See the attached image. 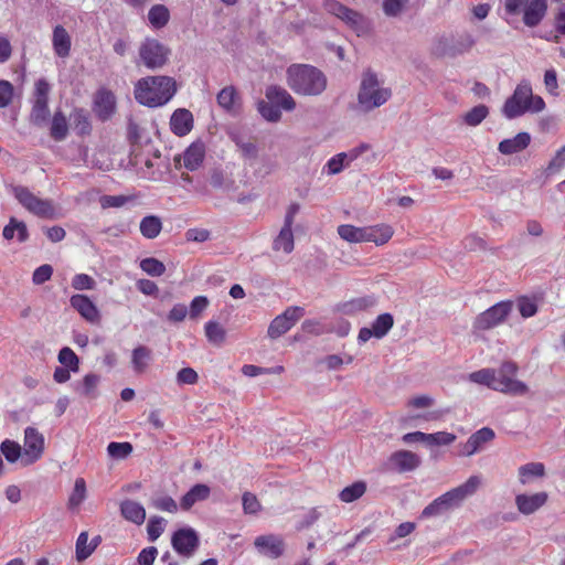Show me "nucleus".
<instances>
[{"instance_id":"nucleus-33","label":"nucleus","mask_w":565,"mask_h":565,"mask_svg":"<svg viewBox=\"0 0 565 565\" xmlns=\"http://www.w3.org/2000/svg\"><path fill=\"white\" fill-rule=\"evenodd\" d=\"M152 360V352L145 345H139L132 350L131 364L132 369L137 373L146 371Z\"/></svg>"},{"instance_id":"nucleus-5","label":"nucleus","mask_w":565,"mask_h":565,"mask_svg":"<svg viewBox=\"0 0 565 565\" xmlns=\"http://www.w3.org/2000/svg\"><path fill=\"white\" fill-rule=\"evenodd\" d=\"M391 95L392 92L390 88L379 86L375 73L370 70L364 72L358 94V100L365 110H371L382 106L390 99Z\"/></svg>"},{"instance_id":"nucleus-61","label":"nucleus","mask_w":565,"mask_h":565,"mask_svg":"<svg viewBox=\"0 0 565 565\" xmlns=\"http://www.w3.org/2000/svg\"><path fill=\"white\" fill-rule=\"evenodd\" d=\"M178 384L194 385L198 382V373L192 367H184L178 372Z\"/></svg>"},{"instance_id":"nucleus-59","label":"nucleus","mask_w":565,"mask_h":565,"mask_svg":"<svg viewBox=\"0 0 565 565\" xmlns=\"http://www.w3.org/2000/svg\"><path fill=\"white\" fill-rule=\"evenodd\" d=\"M565 166V145L557 150L555 156L550 161L546 172L547 174H553L557 171H559Z\"/></svg>"},{"instance_id":"nucleus-8","label":"nucleus","mask_w":565,"mask_h":565,"mask_svg":"<svg viewBox=\"0 0 565 565\" xmlns=\"http://www.w3.org/2000/svg\"><path fill=\"white\" fill-rule=\"evenodd\" d=\"M51 85L45 78H39L34 84L33 104L30 114L31 121L35 125H41L47 120L49 109V95Z\"/></svg>"},{"instance_id":"nucleus-56","label":"nucleus","mask_w":565,"mask_h":565,"mask_svg":"<svg viewBox=\"0 0 565 565\" xmlns=\"http://www.w3.org/2000/svg\"><path fill=\"white\" fill-rule=\"evenodd\" d=\"M14 95L13 85L6 79H0V108H4L11 104Z\"/></svg>"},{"instance_id":"nucleus-49","label":"nucleus","mask_w":565,"mask_h":565,"mask_svg":"<svg viewBox=\"0 0 565 565\" xmlns=\"http://www.w3.org/2000/svg\"><path fill=\"white\" fill-rule=\"evenodd\" d=\"M107 452L111 458L125 459L132 452V445L130 443H110L107 447Z\"/></svg>"},{"instance_id":"nucleus-13","label":"nucleus","mask_w":565,"mask_h":565,"mask_svg":"<svg viewBox=\"0 0 565 565\" xmlns=\"http://www.w3.org/2000/svg\"><path fill=\"white\" fill-rule=\"evenodd\" d=\"M171 543L175 552L189 557L199 546V536L191 527L180 529L173 533Z\"/></svg>"},{"instance_id":"nucleus-50","label":"nucleus","mask_w":565,"mask_h":565,"mask_svg":"<svg viewBox=\"0 0 565 565\" xmlns=\"http://www.w3.org/2000/svg\"><path fill=\"white\" fill-rule=\"evenodd\" d=\"M164 531V519L161 516H151L147 524L148 540L154 542Z\"/></svg>"},{"instance_id":"nucleus-30","label":"nucleus","mask_w":565,"mask_h":565,"mask_svg":"<svg viewBox=\"0 0 565 565\" xmlns=\"http://www.w3.org/2000/svg\"><path fill=\"white\" fill-rule=\"evenodd\" d=\"M205 157V147L202 142L191 143L183 153V163L188 170H196Z\"/></svg>"},{"instance_id":"nucleus-35","label":"nucleus","mask_w":565,"mask_h":565,"mask_svg":"<svg viewBox=\"0 0 565 565\" xmlns=\"http://www.w3.org/2000/svg\"><path fill=\"white\" fill-rule=\"evenodd\" d=\"M148 20L154 29H162L170 20L169 9L164 4H154L148 12Z\"/></svg>"},{"instance_id":"nucleus-63","label":"nucleus","mask_w":565,"mask_h":565,"mask_svg":"<svg viewBox=\"0 0 565 565\" xmlns=\"http://www.w3.org/2000/svg\"><path fill=\"white\" fill-rule=\"evenodd\" d=\"M518 305H519L520 313L524 318L533 317L537 311L536 303L529 298H525V297L520 298Z\"/></svg>"},{"instance_id":"nucleus-9","label":"nucleus","mask_w":565,"mask_h":565,"mask_svg":"<svg viewBox=\"0 0 565 565\" xmlns=\"http://www.w3.org/2000/svg\"><path fill=\"white\" fill-rule=\"evenodd\" d=\"M169 54L170 50L156 39H146L139 47L140 58L148 68L163 66Z\"/></svg>"},{"instance_id":"nucleus-55","label":"nucleus","mask_w":565,"mask_h":565,"mask_svg":"<svg viewBox=\"0 0 565 565\" xmlns=\"http://www.w3.org/2000/svg\"><path fill=\"white\" fill-rule=\"evenodd\" d=\"M132 199L134 196L126 195H103L99 202L103 209L121 207Z\"/></svg>"},{"instance_id":"nucleus-44","label":"nucleus","mask_w":565,"mask_h":565,"mask_svg":"<svg viewBox=\"0 0 565 565\" xmlns=\"http://www.w3.org/2000/svg\"><path fill=\"white\" fill-rule=\"evenodd\" d=\"M488 114L489 109L486 105H477L465 114L463 120L468 126H478L486 119Z\"/></svg>"},{"instance_id":"nucleus-36","label":"nucleus","mask_w":565,"mask_h":565,"mask_svg":"<svg viewBox=\"0 0 565 565\" xmlns=\"http://www.w3.org/2000/svg\"><path fill=\"white\" fill-rule=\"evenodd\" d=\"M216 99L220 107L226 111H233L239 102V96L234 86H226L221 89Z\"/></svg>"},{"instance_id":"nucleus-52","label":"nucleus","mask_w":565,"mask_h":565,"mask_svg":"<svg viewBox=\"0 0 565 565\" xmlns=\"http://www.w3.org/2000/svg\"><path fill=\"white\" fill-rule=\"evenodd\" d=\"M87 532H82L76 541V558L77 561H84L94 552V546H89Z\"/></svg>"},{"instance_id":"nucleus-6","label":"nucleus","mask_w":565,"mask_h":565,"mask_svg":"<svg viewBox=\"0 0 565 565\" xmlns=\"http://www.w3.org/2000/svg\"><path fill=\"white\" fill-rule=\"evenodd\" d=\"M12 193L30 213L43 218L54 217L55 212L51 201L38 198L28 188L22 185L13 186Z\"/></svg>"},{"instance_id":"nucleus-32","label":"nucleus","mask_w":565,"mask_h":565,"mask_svg":"<svg viewBox=\"0 0 565 565\" xmlns=\"http://www.w3.org/2000/svg\"><path fill=\"white\" fill-rule=\"evenodd\" d=\"M68 135V122L66 116L61 111L56 110L53 115L50 136L55 141L64 140Z\"/></svg>"},{"instance_id":"nucleus-47","label":"nucleus","mask_w":565,"mask_h":565,"mask_svg":"<svg viewBox=\"0 0 565 565\" xmlns=\"http://www.w3.org/2000/svg\"><path fill=\"white\" fill-rule=\"evenodd\" d=\"M1 454L9 462H15L21 457V446L10 439H6L0 445Z\"/></svg>"},{"instance_id":"nucleus-15","label":"nucleus","mask_w":565,"mask_h":565,"mask_svg":"<svg viewBox=\"0 0 565 565\" xmlns=\"http://www.w3.org/2000/svg\"><path fill=\"white\" fill-rule=\"evenodd\" d=\"M387 463L390 469L404 473L416 470L420 466L422 460L420 457L413 451L397 450L391 454Z\"/></svg>"},{"instance_id":"nucleus-64","label":"nucleus","mask_w":565,"mask_h":565,"mask_svg":"<svg viewBox=\"0 0 565 565\" xmlns=\"http://www.w3.org/2000/svg\"><path fill=\"white\" fill-rule=\"evenodd\" d=\"M158 555V550L154 546L143 548L138 555L139 565H152Z\"/></svg>"},{"instance_id":"nucleus-40","label":"nucleus","mask_w":565,"mask_h":565,"mask_svg":"<svg viewBox=\"0 0 565 565\" xmlns=\"http://www.w3.org/2000/svg\"><path fill=\"white\" fill-rule=\"evenodd\" d=\"M86 482L83 478H77L75 480L74 489L68 498V509L78 508L82 502L86 499Z\"/></svg>"},{"instance_id":"nucleus-46","label":"nucleus","mask_w":565,"mask_h":565,"mask_svg":"<svg viewBox=\"0 0 565 565\" xmlns=\"http://www.w3.org/2000/svg\"><path fill=\"white\" fill-rule=\"evenodd\" d=\"M469 379L478 385L490 386L497 380V371L493 369H482L470 373Z\"/></svg>"},{"instance_id":"nucleus-31","label":"nucleus","mask_w":565,"mask_h":565,"mask_svg":"<svg viewBox=\"0 0 565 565\" xmlns=\"http://www.w3.org/2000/svg\"><path fill=\"white\" fill-rule=\"evenodd\" d=\"M15 233L20 243H23L29 238L26 224L15 217H10L9 223L3 227L2 235L7 241H11Z\"/></svg>"},{"instance_id":"nucleus-48","label":"nucleus","mask_w":565,"mask_h":565,"mask_svg":"<svg viewBox=\"0 0 565 565\" xmlns=\"http://www.w3.org/2000/svg\"><path fill=\"white\" fill-rule=\"evenodd\" d=\"M257 108L259 114L268 121L276 122L281 118V110L269 100H260Z\"/></svg>"},{"instance_id":"nucleus-57","label":"nucleus","mask_w":565,"mask_h":565,"mask_svg":"<svg viewBox=\"0 0 565 565\" xmlns=\"http://www.w3.org/2000/svg\"><path fill=\"white\" fill-rule=\"evenodd\" d=\"M151 504L157 510L175 513L178 511V504L171 497H160L151 500Z\"/></svg>"},{"instance_id":"nucleus-41","label":"nucleus","mask_w":565,"mask_h":565,"mask_svg":"<svg viewBox=\"0 0 565 565\" xmlns=\"http://www.w3.org/2000/svg\"><path fill=\"white\" fill-rule=\"evenodd\" d=\"M275 250H282L289 254L294 249L292 230L281 228L273 245Z\"/></svg>"},{"instance_id":"nucleus-38","label":"nucleus","mask_w":565,"mask_h":565,"mask_svg":"<svg viewBox=\"0 0 565 565\" xmlns=\"http://www.w3.org/2000/svg\"><path fill=\"white\" fill-rule=\"evenodd\" d=\"M71 119L73 120L74 128L77 134L81 136L89 135L92 131V125L89 121L88 114L83 108H75L71 114Z\"/></svg>"},{"instance_id":"nucleus-45","label":"nucleus","mask_w":565,"mask_h":565,"mask_svg":"<svg viewBox=\"0 0 565 565\" xmlns=\"http://www.w3.org/2000/svg\"><path fill=\"white\" fill-rule=\"evenodd\" d=\"M140 268L152 277H159L162 276L166 271L164 264L153 257H147L140 262Z\"/></svg>"},{"instance_id":"nucleus-51","label":"nucleus","mask_w":565,"mask_h":565,"mask_svg":"<svg viewBox=\"0 0 565 565\" xmlns=\"http://www.w3.org/2000/svg\"><path fill=\"white\" fill-rule=\"evenodd\" d=\"M58 362L63 366L72 370L74 372L78 370V362H79L78 358L75 354V352L68 347L61 349V351L58 353Z\"/></svg>"},{"instance_id":"nucleus-24","label":"nucleus","mask_w":565,"mask_h":565,"mask_svg":"<svg viewBox=\"0 0 565 565\" xmlns=\"http://www.w3.org/2000/svg\"><path fill=\"white\" fill-rule=\"evenodd\" d=\"M393 234V227L387 224L365 226L363 227L362 242H373L375 245L381 246L386 244Z\"/></svg>"},{"instance_id":"nucleus-42","label":"nucleus","mask_w":565,"mask_h":565,"mask_svg":"<svg viewBox=\"0 0 565 565\" xmlns=\"http://www.w3.org/2000/svg\"><path fill=\"white\" fill-rule=\"evenodd\" d=\"M204 329L205 335L211 343L220 345L225 341V330L218 322L209 321L205 323Z\"/></svg>"},{"instance_id":"nucleus-17","label":"nucleus","mask_w":565,"mask_h":565,"mask_svg":"<svg viewBox=\"0 0 565 565\" xmlns=\"http://www.w3.org/2000/svg\"><path fill=\"white\" fill-rule=\"evenodd\" d=\"M254 546L259 554L274 559L280 557L285 551L284 540L275 534L257 536Z\"/></svg>"},{"instance_id":"nucleus-28","label":"nucleus","mask_w":565,"mask_h":565,"mask_svg":"<svg viewBox=\"0 0 565 565\" xmlns=\"http://www.w3.org/2000/svg\"><path fill=\"white\" fill-rule=\"evenodd\" d=\"M211 489L209 486L198 483L193 486L180 500L182 510H190L196 502L204 501L210 497Z\"/></svg>"},{"instance_id":"nucleus-43","label":"nucleus","mask_w":565,"mask_h":565,"mask_svg":"<svg viewBox=\"0 0 565 565\" xmlns=\"http://www.w3.org/2000/svg\"><path fill=\"white\" fill-rule=\"evenodd\" d=\"M339 236L350 243H362L363 227L342 224L338 227Z\"/></svg>"},{"instance_id":"nucleus-62","label":"nucleus","mask_w":565,"mask_h":565,"mask_svg":"<svg viewBox=\"0 0 565 565\" xmlns=\"http://www.w3.org/2000/svg\"><path fill=\"white\" fill-rule=\"evenodd\" d=\"M407 0H384L383 1V10L387 17H396L398 15Z\"/></svg>"},{"instance_id":"nucleus-1","label":"nucleus","mask_w":565,"mask_h":565,"mask_svg":"<svg viewBox=\"0 0 565 565\" xmlns=\"http://www.w3.org/2000/svg\"><path fill=\"white\" fill-rule=\"evenodd\" d=\"M287 85L298 95L317 96L327 88V77L309 64H291L286 71Z\"/></svg>"},{"instance_id":"nucleus-19","label":"nucleus","mask_w":565,"mask_h":565,"mask_svg":"<svg viewBox=\"0 0 565 565\" xmlns=\"http://www.w3.org/2000/svg\"><path fill=\"white\" fill-rule=\"evenodd\" d=\"M547 12V0H529L522 10L523 23L529 28L537 26Z\"/></svg>"},{"instance_id":"nucleus-29","label":"nucleus","mask_w":565,"mask_h":565,"mask_svg":"<svg viewBox=\"0 0 565 565\" xmlns=\"http://www.w3.org/2000/svg\"><path fill=\"white\" fill-rule=\"evenodd\" d=\"M120 513L124 519L137 525H141L146 520L145 508L139 502L132 500H124L120 503Z\"/></svg>"},{"instance_id":"nucleus-12","label":"nucleus","mask_w":565,"mask_h":565,"mask_svg":"<svg viewBox=\"0 0 565 565\" xmlns=\"http://www.w3.org/2000/svg\"><path fill=\"white\" fill-rule=\"evenodd\" d=\"M24 461L25 465L35 462L44 451V437L34 427L24 430Z\"/></svg>"},{"instance_id":"nucleus-21","label":"nucleus","mask_w":565,"mask_h":565,"mask_svg":"<svg viewBox=\"0 0 565 565\" xmlns=\"http://www.w3.org/2000/svg\"><path fill=\"white\" fill-rule=\"evenodd\" d=\"M193 128V115L185 108H178L170 118V129L178 136H186Z\"/></svg>"},{"instance_id":"nucleus-2","label":"nucleus","mask_w":565,"mask_h":565,"mask_svg":"<svg viewBox=\"0 0 565 565\" xmlns=\"http://www.w3.org/2000/svg\"><path fill=\"white\" fill-rule=\"evenodd\" d=\"M175 93L177 83L169 76H148L139 79L135 86V98L148 107L167 104Z\"/></svg>"},{"instance_id":"nucleus-14","label":"nucleus","mask_w":565,"mask_h":565,"mask_svg":"<svg viewBox=\"0 0 565 565\" xmlns=\"http://www.w3.org/2000/svg\"><path fill=\"white\" fill-rule=\"evenodd\" d=\"M93 111L100 121L110 119L116 111L115 95L106 88L97 90L93 102Z\"/></svg>"},{"instance_id":"nucleus-25","label":"nucleus","mask_w":565,"mask_h":565,"mask_svg":"<svg viewBox=\"0 0 565 565\" xmlns=\"http://www.w3.org/2000/svg\"><path fill=\"white\" fill-rule=\"evenodd\" d=\"M518 366L513 362H504L497 372V382L504 388H526V386L516 381Z\"/></svg>"},{"instance_id":"nucleus-20","label":"nucleus","mask_w":565,"mask_h":565,"mask_svg":"<svg viewBox=\"0 0 565 565\" xmlns=\"http://www.w3.org/2000/svg\"><path fill=\"white\" fill-rule=\"evenodd\" d=\"M546 492H537L533 494H518L515 497V505L520 513L530 515L536 512L547 502Z\"/></svg>"},{"instance_id":"nucleus-60","label":"nucleus","mask_w":565,"mask_h":565,"mask_svg":"<svg viewBox=\"0 0 565 565\" xmlns=\"http://www.w3.org/2000/svg\"><path fill=\"white\" fill-rule=\"evenodd\" d=\"M243 509L245 513L255 514L260 510V503L255 494L245 492L243 494Z\"/></svg>"},{"instance_id":"nucleus-54","label":"nucleus","mask_w":565,"mask_h":565,"mask_svg":"<svg viewBox=\"0 0 565 565\" xmlns=\"http://www.w3.org/2000/svg\"><path fill=\"white\" fill-rule=\"evenodd\" d=\"M96 286V282L93 277L87 274H76L72 278V287L75 290H92Z\"/></svg>"},{"instance_id":"nucleus-16","label":"nucleus","mask_w":565,"mask_h":565,"mask_svg":"<svg viewBox=\"0 0 565 565\" xmlns=\"http://www.w3.org/2000/svg\"><path fill=\"white\" fill-rule=\"evenodd\" d=\"M393 316L388 312L382 313L377 316V318L373 321L371 328L360 329L358 339L360 342H366L372 337L381 339L388 333V331L393 328Z\"/></svg>"},{"instance_id":"nucleus-58","label":"nucleus","mask_w":565,"mask_h":565,"mask_svg":"<svg viewBox=\"0 0 565 565\" xmlns=\"http://www.w3.org/2000/svg\"><path fill=\"white\" fill-rule=\"evenodd\" d=\"M53 275V267L49 264L41 265L38 267L32 275V281L34 285H42L51 279Z\"/></svg>"},{"instance_id":"nucleus-53","label":"nucleus","mask_w":565,"mask_h":565,"mask_svg":"<svg viewBox=\"0 0 565 565\" xmlns=\"http://www.w3.org/2000/svg\"><path fill=\"white\" fill-rule=\"evenodd\" d=\"M456 440V435L447 431H438L435 434H427L428 446H446Z\"/></svg>"},{"instance_id":"nucleus-10","label":"nucleus","mask_w":565,"mask_h":565,"mask_svg":"<svg viewBox=\"0 0 565 565\" xmlns=\"http://www.w3.org/2000/svg\"><path fill=\"white\" fill-rule=\"evenodd\" d=\"M305 315V309L299 306L288 307L277 316L269 324L267 333L271 339H277L288 332Z\"/></svg>"},{"instance_id":"nucleus-4","label":"nucleus","mask_w":565,"mask_h":565,"mask_svg":"<svg viewBox=\"0 0 565 565\" xmlns=\"http://www.w3.org/2000/svg\"><path fill=\"white\" fill-rule=\"evenodd\" d=\"M481 483L478 476H471L465 483L435 499L423 510V516L440 515L449 509L459 505L467 497L473 494Z\"/></svg>"},{"instance_id":"nucleus-3","label":"nucleus","mask_w":565,"mask_h":565,"mask_svg":"<svg viewBox=\"0 0 565 565\" xmlns=\"http://www.w3.org/2000/svg\"><path fill=\"white\" fill-rule=\"evenodd\" d=\"M544 99L534 95L529 81H521L513 94L505 100L502 114L508 119L521 117L526 113L537 114L545 109Z\"/></svg>"},{"instance_id":"nucleus-18","label":"nucleus","mask_w":565,"mask_h":565,"mask_svg":"<svg viewBox=\"0 0 565 565\" xmlns=\"http://www.w3.org/2000/svg\"><path fill=\"white\" fill-rule=\"evenodd\" d=\"M70 303L87 322L93 324L99 323V310L88 296L83 294L73 295L70 299Z\"/></svg>"},{"instance_id":"nucleus-26","label":"nucleus","mask_w":565,"mask_h":565,"mask_svg":"<svg viewBox=\"0 0 565 565\" xmlns=\"http://www.w3.org/2000/svg\"><path fill=\"white\" fill-rule=\"evenodd\" d=\"M531 142V136L529 132H519L513 138L504 139L502 140L499 146L498 150L502 154H513L518 153L529 147Z\"/></svg>"},{"instance_id":"nucleus-7","label":"nucleus","mask_w":565,"mask_h":565,"mask_svg":"<svg viewBox=\"0 0 565 565\" xmlns=\"http://www.w3.org/2000/svg\"><path fill=\"white\" fill-rule=\"evenodd\" d=\"M512 301H500L484 310L473 321L475 331H486L502 323L512 310Z\"/></svg>"},{"instance_id":"nucleus-37","label":"nucleus","mask_w":565,"mask_h":565,"mask_svg":"<svg viewBox=\"0 0 565 565\" xmlns=\"http://www.w3.org/2000/svg\"><path fill=\"white\" fill-rule=\"evenodd\" d=\"M545 475V467L541 462H530L519 468V480L522 484L529 483L533 478Z\"/></svg>"},{"instance_id":"nucleus-11","label":"nucleus","mask_w":565,"mask_h":565,"mask_svg":"<svg viewBox=\"0 0 565 565\" xmlns=\"http://www.w3.org/2000/svg\"><path fill=\"white\" fill-rule=\"evenodd\" d=\"M324 8L329 13L344 21L356 32L363 31L366 26L365 19L361 13L345 7L337 0L326 1Z\"/></svg>"},{"instance_id":"nucleus-23","label":"nucleus","mask_w":565,"mask_h":565,"mask_svg":"<svg viewBox=\"0 0 565 565\" xmlns=\"http://www.w3.org/2000/svg\"><path fill=\"white\" fill-rule=\"evenodd\" d=\"M266 98L280 110L291 111L296 108L294 97L282 87L270 85L266 89Z\"/></svg>"},{"instance_id":"nucleus-39","label":"nucleus","mask_w":565,"mask_h":565,"mask_svg":"<svg viewBox=\"0 0 565 565\" xmlns=\"http://www.w3.org/2000/svg\"><path fill=\"white\" fill-rule=\"evenodd\" d=\"M366 491V484L363 481H356L345 487L339 494L342 502L351 503L360 499Z\"/></svg>"},{"instance_id":"nucleus-27","label":"nucleus","mask_w":565,"mask_h":565,"mask_svg":"<svg viewBox=\"0 0 565 565\" xmlns=\"http://www.w3.org/2000/svg\"><path fill=\"white\" fill-rule=\"evenodd\" d=\"M52 44L55 54L58 57H67L71 53L72 41L68 32L62 25L53 29Z\"/></svg>"},{"instance_id":"nucleus-22","label":"nucleus","mask_w":565,"mask_h":565,"mask_svg":"<svg viewBox=\"0 0 565 565\" xmlns=\"http://www.w3.org/2000/svg\"><path fill=\"white\" fill-rule=\"evenodd\" d=\"M494 438V431L491 428L483 427L473 433L468 440L461 446V456H472L483 444Z\"/></svg>"},{"instance_id":"nucleus-34","label":"nucleus","mask_w":565,"mask_h":565,"mask_svg":"<svg viewBox=\"0 0 565 565\" xmlns=\"http://www.w3.org/2000/svg\"><path fill=\"white\" fill-rule=\"evenodd\" d=\"M139 228L143 237L153 239L160 234L162 222L159 216L148 215L141 220Z\"/></svg>"}]
</instances>
